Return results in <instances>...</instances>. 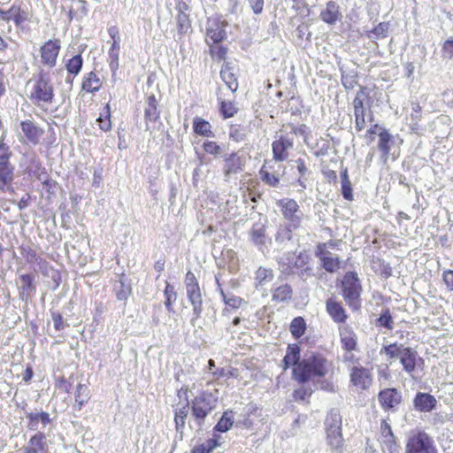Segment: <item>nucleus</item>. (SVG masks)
<instances>
[{
  "label": "nucleus",
  "instance_id": "obj_1",
  "mask_svg": "<svg viewBox=\"0 0 453 453\" xmlns=\"http://www.w3.org/2000/svg\"><path fill=\"white\" fill-rule=\"evenodd\" d=\"M328 372V363L320 355L306 354L293 370V376L300 383L315 381Z\"/></svg>",
  "mask_w": 453,
  "mask_h": 453
},
{
  "label": "nucleus",
  "instance_id": "obj_2",
  "mask_svg": "<svg viewBox=\"0 0 453 453\" xmlns=\"http://www.w3.org/2000/svg\"><path fill=\"white\" fill-rule=\"evenodd\" d=\"M29 84L31 89L28 98L34 105L44 109L54 103V86L47 73L41 71L29 81Z\"/></svg>",
  "mask_w": 453,
  "mask_h": 453
},
{
  "label": "nucleus",
  "instance_id": "obj_3",
  "mask_svg": "<svg viewBox=\"0 0 453 453\" xmlns=\"http://www.w3.org/2000/svg\"><path fill=\"white\" fill-rule=\"evenodd\" d=\"M381 354H385L388 360H399L403 370L410 375H413L417 368L423 364V359L418 357V352L400 343H391L384 346Z\"/></svg>",
  "mask_w": 453,
  "mask_h": 453
},
{
  "label": "nucleus",
  "instance_id": "obj_4",
  "mask_svg": "<svg viewBox=\"0 0 453 453\" xmlns=\"http://www.w3.org/2000/svg\"><path fill=\"white\" fill-rule=\"evenodd\" d=\"M226 26L224 20L217 17H211L208 19L207 27H206V42L211 47V54L217 55L219 58H224L226 51L222 48H219L216 51V48H213L211 45L215 43H219L226 39Z\"/></svg>",
  "mask_w": 453,
  "mask_h": 453
},
{
  "label": "nucleus",
  "instance_id": "obj_5",
  "mask_svg": "<svg viewBox=\"0 0 453 453\" xmlns=\"http://www.w3.org/2000/svg\"><path fill=\"white\" fill-rule=\"evenodd\" d=\"M328 444L333 449H338L342 444V416L339 410L332 409L325 421Z\"/></svg>",
  "mask_w": 453,
  "mask_h": 453
},
{
  "label": "nucleus",
  "instance_id": "obj_6",
  "mask_svg": "<svg viewBox=\"0 0 453 453\" xmlns=\"http://www.w3.org/2000/svg\"><path fill=\"white\" fill-rule=\"evenodd\" d=\"M216 400L208 393H202L196 396L191 402L192 418L198 426H201L205 418L215 407Z\"/></svg>",
  "mask_w": 453,
  "mask_h": 453
},
{
  "label": "nucleus",
  "instance_id": "obj_7",
  "mask_svg": "<svg viewBox=\"0 0 453 453\" xmlns=\"http://www.w3.org/2000/svg\"><path fill=\"white\" fill-rule=\"evenodd\" d=\"M342 284V295L345 301L354 310L359 307V297L362 290L357 274L349 272L345 274Z\"/></svg>",
  "mask_w": 453,
  "mask_h": 453
},
{
  "label": "nucleus",
  "instance_id": "obj_8",
  "mask_svg": "<svg viewBox=\"0 0 453 453\" xmlns=\"http://www.w3.org/2000/svg\"><path fill=\"white\" fill-rule=\"evenodd\" d=\"M284 219L288 221L289 231L300 227L303 217L298 203L290 198H284L277 202Z\"/></svg>",
  "mask_w": 453,
  "mask_h": 453
},
{
  "label": "nucleus",
  "instance_id": "obj_9",
  "mask_svg": "<svg viewBox=\"0 0 453 453\" xmlns=\"http://www.w3.org/2000/svg\"><path fill=\"white\" fill-rule=\"evenodd\" d=\"M406 453H437L432 438L423 432L411 435L406 445Z\"/></svg>",
  "mask_w": 453,
  "mask_h": 453
},
{
  "label": "nucleus",
  "instance_id": "obj_10",
  "mask_svg": "<svg viewBox=\"0 0 453 453\" xmlns=\"http://www.w3.org/2000/svg\"><path fill=\"white\" fill-rule=\"evenodd\" d=\"M60 50L61 41L58 38L43 42L39 50L42 65L49 68L56 66Z\"/></svg>",
  "mask_w": 453,
  "mask_h": 453
},
{
  "label": "nucleus",
  "instance_id": "obj_11",
  "mask_svg": "<svg viewBox=\"0 0 453 453\" xmlns=\"http://www.w3.org/2000/svg\"><path fill=\"white\" fill-rule=\"evenodd\" d=\"M104 86V78L99 72L94 70L86 73L81 80V90L88 94H96Z\"/></svg>",
  "mask_w": 453,
  "mask_h": 453
},
{
  "label": "nucleus",
  "instance_id": "obj_12",
  "mask_svg": "<svg viewBox=\"0 0 453 453\" xmlns=\"http://www.w3.org/2000/svg\"><path fill=\"white\" fill-rule=\"evenodd\" d=\"M244 161L235 152L231 153L225 158L223 165L224 180L229 181L231 178L243 171Z\"/></svg>",
  "mask_w": 453,
  "mask_h": 453
},
{
  "label": "nucleus",
  "instance_id": "obj_13",
  "mask_svg": "<svg viewBox=\"0 0 453 453\" xmlns=\"http://www.w3.org/2000/svg\"><path fill=\"white\" fill-rule=\"evenodd\" d=\"M326 244H319L317 256L322 262V266L326 272L334 273L340 268V261L338 256L326 250Z\"/></svg>",
  "mask_w": 453,
  "mask_h": 453
},
{
  "label": "nucleus",
  "instance_id": "obj_14",
  "mask_svg": "<svg viewBox=\"0 0 453 453\" xmlns=\"http://www.w3.org/2000/svg\"><path fill=\"white\" fill-rule=\"evenodd\" d=\"M20 128L26 137V140L33 145H37L44 134L43 128L30 119L21 121Z\"/></svg>",
  "mask_w": 453,
  "mask_h": 453
},
{
  "label": "nucleus",
  "instance_id": "obj_15",
  "mask_svg": "<svg viewBox=\"0 0 453 453\" xmlns=\"http://www.w3.org/2000/svg\"><path fill=\"white\" fill-rule=\"evenodd\" d=\"M23 453H50L45 434L38 432L32 435L24 447Z\"/></svg>",
  "mask_w": 453,
  "mask_h": 453
},
{
  "label": "nucleus",
  "instance_id": "obj_16",
  "mask_svg": "<svg viewBox=\"0 0 453 453\" xmlns=\"http://www.w3.org/2000/svg\"><path fill=\"white\" fill-rule=\"evenodd\" d=\"M272 147L273 159L282 162L288 157V151L293 148V141L287 136L280 135L279 138L273 142Z\"/></svg>",
  "mask_w": 453,
  "mask_h": 453
},
{
  "label": "nucleus",
  "instance_id": "obj_17",
  "mask_svg": "<svg viewBox=\"0 0 453 453\" xmlns=\"http://www.w3.org/2000/svg\"><path fill=\"white\" fill-rule=\"evenodd\" d=\"M187 296L193 307V318L191 323L194 325L196 319L200 318L203 311V299L199 284L186 288Z\"/></svg>",
  "mask_w": 453,
  "mask_h": 453
},
{
  "label": "nucleus",
  "instance_id": "obj_18",
  "mask_svg": "<svg viewBox=\"0 0 453 453\" xmlns=\"http://www.w3.org/2000/svg\"><path fill=\"white\" fill-rule=\"evenodd\" d=\"M20 285L18 288L19 297L21 300L27 301L36 291V284L35 276L31 273H24L19 275Z\"/></svg>",
  "mask_w": 453,
  "mask_h": 453
},
{
  "label": "nucleus",
  "instance_id": "obj_19",
  "mask_svg": "<svg viewBox=\"0 0 453 453\" xmlns=\"http://www.w3.org/2000/svg\"><path fill=\"white\" fill-rule=\"evenodd\" d=\"M350 380L354 386L361 389L367 388L372 383L370 371L362 366H354L351 369Z\"/></svg>",
  "mask_w": 453,
  "mask_h": 453
},
{
  "label": "nucleus",
  "instance_id": "obj_20",
  "mask_svg": "<svg viewBox=\"0 0 453 453\" xmlns=\"http://www.w3.org/2000/svg\"><path fill=\"white\" fill-rule=\"evenodd\" d=\"M437 400L428 393L418 392L413 399L415 410L421 412H429L436 406Z\"/></svg>",
  "mask_w": 453,
  "mask_h": 453
},
{
  "label": "nucleus",
  "instance_id": "obj_21",
  "mask_svg": "<svg viewBox=\"0 0 453 453\" xmlns=\"http://www.w3.org/2000/svg\"><path fill=\"white\" fill-rule=\"evenodd\" d=\"M266 222H257L255 223L250 231V236L251 242L259 248L260 250H263V248L265 247L266 242L270 241L267 237L266 234Z\"/></svg>",
  "mask_w": 453,
  "mask_h": 453
},
{
  "label": "nucleus",
  "instance_id": "obj_22",
  "mask_svg": "<svg viewBox=\"0 0 453 453\" xmlns=\"http://www.w3.org/2000/svg\"><path fill=\"white\" fill-rule=\"evenodd\" d=\"M14 170L12 164L0 165V191H13Z\"/></svg>",
  "mask_w": 453,
  "mask_h": 453
},
{
  "label": "nucleus",
  "instance_id": "obj_23",
  "mask_svg": "<svg viewBox=\"0 0 453 453\" xmlns=\"http://www.w3.org/2000/svg\"><path fill=\"white\" fill-rule=\"evenodd\" d=\"M379 401L384 409L394 408L401 402V395L395 388H387L380 392Z\"/></svg>",
  "mask_w": 453,
  "mask_h": 453
},
{
  "label": "nucleus",
  "instance_id": "obj_24",
  "mask_svg": "<svg viewBox=\"0 0 453 453\" xmlns=\"http://www.w3.org/2000/svg\"><path fill=\"white\" fill-rule=\"evenodd\" d=\"M90 398L91 392L88 387L85 384L79 383L74 391L73 409L81 411L89 402Z\"/></svg>",
  "mask_w": 453,
  "mask_h": 453
},
{
  "label": "nucleus",
  "instance_id": "obj_25",
  "mask_svg": "<svg viewBox=\"0 0 453 453\" xmlns=\"http://www.w3.org/2000/svg\"><path fill=\"white\" fill-rule=\"evenodd\" d=\"M326 311L336 323H344L347 319V315L342 304L333 298L326 301Z\"/></svg>",
  "mask_w": 453,
  "mask_h": 453
},
{
  "label": "nucleus",
  "instance_id": "obj_26",
  "mask_svg": "<svg viewBox=\"0 0 453 453\" xmlns=\"http://www.w3.org/2000/svg\"><path fill=\"white\" fill-rule=\"evenodd\" d=\"M339 6L334 2H328L320 13L321 19L327 24H334L340 19Z\"/></svg>",
  "mask_w": 453,
  "mask_h": 453
},
{
  "label": "nucleus",
  "instance_id": "obj_27",
  "mask_svg": "<svg viewBox=\"0 0 453 453\" xmlns=\"http://www.w3.org/2000/svg\"><path fill=\"white\" fill-rule=\"evenodd\" d=\"M96 121L103 132H109L111 130V113L109 103H107L100 111L99 116Z\"/></svg>",
  "mask_w": 453,
  "mask_h": 453
},
{
  "label": "nucleus",
  "instance_id": "obj_28",
  "mask_svg": "<svg viewBox=\"0 0 453 453\" xmlns=\"http://www.w3.org/2000/svg\"><path fill=\"white\" fill-rule=\"evenodd\" d=\"M193 130L194 132L201 136L204 137H214L215 134L211 129V125L210 122L206 121L205 119L196 117L193 119Z\"/></svg>",
  "mask_w": 453,
  "mask_h": 453
},
{
  "label": "nucleus",
  "instance_id": "obj_29",
  "mask_svg": "<svg viewBox=\"0 0 453 453\" xmlns=\"http://www.w3.org/2000/svg\"><path fill=\"white\" fill-rule=\"evenodd\" d=\"M380 433L382 443L387 447L388 450L393 452L396 449L394 435L390 426L386 422L382 421L380 425Z\"/></svg>",
  "mask_w": 453,
  "mask_h": 453
},
{
  "label": "nucleus",
  "instance_id": "obj_30",
  "mask_svg": "<svg viewBox=\"0 0 453 453\" xmlns=\"http://www.w3.org/2000/svg\"><path fill=\"white\" fill-rule=\"evenodd\" d=\"M189 411L188 403H185L183 404L178 405L175 409L174 413V422L175 427L178 432H181L186 424V418L188 417Z\"/></svg>",
  "mask_w": 453,
  "mask_h": 453
},
{
  "label": "nucleus",
  "instance_id": "obj_31",
  "mask_svg": "<svg viewBox=\"0 0 453 453\" xmlns=\"http://www.w3.org/2000/svg\"><path fill=\"white\" fill-rule=\"evenodd\" d=\"M391 143H393V136L388 130L381 129V132H379L378 148L382 152L385 159L389 154Z\"/></svg>",
  "mask_w": 453,
  "mask_h": 453
},
{
  "label": "nucleus",
  "instance_id": "obj_32",
  "mask_svg": "<svg viewBox=\"0 0 453 453\" xmlns=\"http://www.w3.org/2000/svg\"><path fill=\"white\" fill-rule=\"evenodd\" d=\"M341 342L345 350H355L357 349V335L349 329L341 331Z\"/></svg>",
  "mask_w": 453,
  "mask_h": 453
},
{
  "label": "nucleus",
  "instance_id": "obj_33",
  "mask_svg": "<svg viewBox=\"0 0 453 453\" xmlns=\"http://www.w3.org/2000/svg\"><path fill=\"white\" fill-rule=\"evenodd\" d=\"M300 358V349L297 345L288 346L287 354L283 358L284 369H288L290 365L295 367L301 361Z\"/></svg>",
  "mask_w": 453,
  "mask_h": 453
},
{
  "label": "nucleus",
  "instance_id": "obj_34",
  "mask_svg": "<svg viewBox=\"0 0 453 453\" xmlns=\"http://www.w3.org/2000/svg\"><path fill=\"white\" fill-rule=\"evenodd\" d=\"M83 66V58L81 54H77L68 59L65 63L67 73L73 77L77 76L81 71Z\"/></svg>",
  "mask_w": 453,
  "mask_h": 453
},
{
  "label": "nucleus",
  "instance_id": "obj_35",
  "mask_svg": "<svg viewBox=\"0 0 453 453\" xmlns=\"http://www.w3.org/2000/svg\"><path fill=\"white\" fill-rule=\"evenodd\" d=\"M292 294V288L288 284H284L273 290L272 299L274 302H285L291 299Z\"/></svg>",
  "mask_w": 453,
  "mask_h": 453
},
{
  "label": "nucleus",
  "instance_id": "obj_36",
  "mask_svg": "<svg viewBox=\"0 0 453 453\" xmlns=\"http://www.w3.org/2000/svg\"><path fill=\"white\" fill-rule=\"evenodd\" d=\"M273 273L271 269L259 267L256 272V288L263 287L273 280Z\"/></svg>",
  "mask_w": 453,
  "mask_h": 453
},
{
  "label": "nucleus",
  "instance_id": "obj_37",
  "mask_svg": "<svg viewBox=\"0 0 453 453\" xmlns=\"http://www.w3.org/2000/svg\"><path fill=\"white\" fill-rule=\"evenodd\" d=\"M341 186H342V194L344 199L348 201L353 200V193H352V184L349 179L348 170L345 168L341 173Z\"/></svg>",
  "mask_w": 453,
  "mask_h": 453
},
{
  "label": "nucleus",
  "instance_id": "obj_38",
  "mask_svg": "<svg viewBox=\"0 0 453 453\" xmlns=\"http://www.w3.org/2000/svg\"><path fill=\"white\" fill-rule=\"evenodd\" d=\"M12 19L16 27H20L23 23L29 20L28 13L23 11L19 5L12 4L10 7Z\"/></svg>",
  "mask_w": 453,
  "mask_h": 453
},
{
  "label": "nucleus",
  "instance_id": "obj_39",
  "mask_svg": "<svg viewBox=\"0 0 453 453\" xmlns=\"http://www.w3.org/2000/svg\"><path fill=\"white\" fill-rule=\"evenodd\" d=\"M220 77L232 92L236 91L238 88V82L229 67H222L220 71Z\"/></svg>",
  "mask_w": 453,
  "mask_h": 453
},
{
  "label": "nucleus",
  "instance_id": "obj_40",
  "mask_svg": "<svg viewBox=\"0 0 453 453\" xmlns=\"http://www.w3.org/2000/svg\"><path fill=\"white\" fill-rule=\"evenodd\" d=\"M27 418H28V426L30 428H35L39 421H41L44 426L50 422V414L46 411H42L40 413L30 412L27 413Z\"/></svg>",
  "mask_w": 453,
  "mask_h": 453
},
{
  "label": "nucleus",
  "instance_id": "obj_41",
  "mask_svg": "<svg viewBox=\"0 0 453 453\" xmlns=\"http://www.w3.org/2000/svg\"><path fill=\"white\" fill-rule=\"evenodd\" d=\"M234 424V413L232 411H225L221 418L215 426V429L219 432H227Z\"/></svg>",
  "mask_w": 453,
  "mask_h": 453
},
{
  "label": "nucleus",
  "instance_id": "obj_42",
  "mask_svg": "<svg viewBox=\"0 0 453 453\" xmlns=\"http://www.w3.org/2000/svg\"><path fill=\"white\" fill-rule=\"evenodd\" d=\"M216 280L219 285V293H220L222 299H223L224 303H226V305L232 309H238L242 303V299L240 298L239 296H235L229 293L226 294L224 292V290L220 288L219 280L217 278H216Z\"/></svg>",
  "mask_w": 453,
  "mask_h": 453
},
{
  "label": "nucleus",
  "instance_id": "obj_43",
  "mask_svg": "<svg viewBox=\"0 0 453 453\" xmlns=\"http://www.w3.org/2000/svg\"><path fill=\"white\" fill-rule=\"evenodd\" d=\"M164 295L165 297V308L169 312H171L173 311V303H175L177 300V293L174 289V287L170 284H166Z\"/></svg>",
  "mask_w": 453,
  "mask_h": 453
},
{
  "label": "nucleus",
  "instance_id": "obj_44",
  "mask_svg": "<svg viewBox=\"0 0 453 453\" xmlns=\"http://www.w3.org/2000/svg\"><path fill=\"white\" fill-rule=\"evenodd\" d=\"M305 322L303 318H295L290 324V331L294 337L299 338L305 332Z\"/></svg>",
  "mask_w": 453,
  "mask_h": 453
},
{
  "label": "nucleus",
  "instance_id": "obj_45",
  "mask_svg": "<svg viewBox=\"0 0 453 453\" xmlns=\"http://www.w3.org/2000/svg\"><path fill=\"white\" fill-rule=\"evenodd\" d=\"M119 43L112 42L109 50L110 58V68L112 72H115L119 67Z\"/></svg>",
  "mask_w": 453,
  "mask_h": 453
},
{
  "label": "nucleus",
  "instance_id": "obj_46",
  "mask_svg": "<svg viewBox=\"0 0 453 453\" xmlns=\"http://www.w3.org/2000/svg\"><path fill=\"white\" fill-rule=\"evenodd\" d=\"M146 118L150 120H156L158 118V112L156 106V99L154 96L148 98V107L145 110Z\"/></svg>",
  "mask_w": 453,
  "mask_h": 453
},
{
  "label": "nucleus",
  "instance_id": "obj_47",
  "mask_svg": "<svg viewBox=\"0 0 453 453\" xmlns=\"http://www.w3.org/2000/svg\"><path fill=\"white\" fill-rule=\"evenodd\" d=\"M12 156V152L10 150V147L4 142V140H0V165L5 164H12L10 159Z\"/></svg>",
  "mask_w": 453,
  "mask_h": 453
},
{
  "label": "nucleus",
  "instance_id": "obj_48",
  "mask_svg": "<svg viewBox=\"0 0 453 453\" xmlns=\"http://www.w3.org/2000/svg\"><path fill=\"white\" fill-rule=\"evenodd\" d=\"M220 111L225 119L233 117L237 112V108L232 102L222 101Z\"/></svg>",
  "mask_w": 453,
  "mask_h": 453
},
{
  "label": "nucleus",
  "instance_id": "obj_49",
  "mask_svg": "<svg viewBox=\"0 0 453 453\" xmlns=\"http://www.w3.org/2000/svg\"><path fill=\"white\" fill-rule=\"evenodd\" d=\"M203 150L210 155H213L215 157L219 156L221 153V147L215 142L206 140L203 143Z\"/></svg>",
  "mask_w": 453,
  "mask_h": 453
},
{
  "label": "nucleus",
  "instance_id": "obj_50",
  "mask_svg": "<svg viewBox=\"0 0 453 453\" xmlns=\"http://www.w3.org/2000/svg\"><path fill=\"white\" fill-rule=\"evenodd\" d=\"M260 178L261 180L271 187H277L279 185L280 180L274 173H270L266 171H260Z\"/></svg>",
  "mask_w": 453,
  "mask_h": 453
},
{
  "label": "nucleus",
  "instance_id": "obj_51",
  "mask_svg": "<svg viewBox=\"0 0 453 453\" xmlns=\"http://www.w3.org/2000/svg\"><path fill=\"white\" fill-rule=\"evenodd\" d=\"M176 20L179 32L180 34L186 33L190 27L188 16L183 12H179Z\"/></svg>",
  "mask_w": 453,
  "mask_h": 453
},
{
  "label": "nucleus",
  "instance_id": "obj_52",
  "mask_svg": "<svg viewBox=\"0 0 453 453\" xmlns=\"http://www.w3.org/2000/svg\"><path fill=\"white\" fill-rule=\"evenodd\" d=\"M21 256L28 262H34L37 259V253L30 246L21 245L19 247Z\"/></svg>",
  "mask_w": 453,
  "mask_h": 453
},
{
  "label": "nucleus",
  "instance_id": "obj_53",
  "mask_svg": "<svg viewBox=\"0 0 453 453\" xmlns=\"http://www.w3.org/2000/svg\"><path fill=\"white\" fill-rule=\"evenodd\" d=\"M453 418L452 413H449L446 411H439L436 412L433 416V424L434 425H443L448 421H450Z\"/></svg>",
  "mask_w": 453,
  "mask_h": 453
},
{
  "label": "nucleus",
  "instance_id": "obj_54",
  "mask_svg": "<svg viewBox=\"0 0 453 453\" xmlns=\"http://www.w3.org/2000/svg\"><path fill=\"white\" fill-rule=\"evenodd\" d=\"M309 261V256L306 253H300L295 257L294 266L302 271H307V264Z\"/></svg>",
  "mask_w": 453,
  "mask_h": 453
},
{
  "label": "nucleus",
  "instance_id": "obj_55",
  "mask_svg": "<svg viewBox=\"0 0 453 453\" xmlns=\"http://www.w3.org/2000/svg\"><path fill=\"white\" fill-rule=\"evenodd\" d=\"M55 386L64 393L69 394L72 388V383L65 377L60 376L56 379Z\"/></svg>",
  "mask_w": 453,
  "mask_h": 453
},
{
  "label": "nucleus",
  "instance_id": "obj_56",
  "mask_svg": "<svg viewBox=\"0 0 453 453\" xmlns=\"http://www.w3.org/2000/svg\"><path fill=\"white\" fill-rule=\"evenodd\" d=\"M378 324L388 329L393 328V319L388 310H386L378 319Z\"/></svg>",
  "mask_w": 453,
  "mask_h": 453
},
{
  "label": "nucleus",
  "instance_id": "obj_57",
  "mask_svg": "<svg viewBox=\"0 0 453 453\" xmlns=\"http://www.w3.org/2000/svg\"><path fill=\"white\" fill-rule=\"evenodd\" d=\"M312 394V389L310 387L302 386L301 388L296 389L294 391V398L295 400L303 401L307 396H310Z\"/></svg>",
  "mask_w": 453,
  "mask_h": 453
},
{
  "label": "nucleus",
  "instance_id": "obj_58",
  "mask_svg": "<svg viewBox=\"0 0 453 453\" xmlns=\"http://www.w3.org/2000/svg\"><path fill=\"white\" fill-rule=\"evenodd\" d=\"M388 30V24L385 22L380 23L377 27L373 28L372 33L375 35V38H384L387 36Z\"/></svg>",
  "mask_w": 453,
  "mask_h": 453
},
{
  "label": "nucleus",
  "instance_id": "obj_59",
  "mask_svg": "<svg viewBox=\"0 0 453 453\" xmlns=\"http://www.w3.org/2000/svg\"><path fill=\"white\" fill-rule=\"evenodd\" d=\"M355 124L356 129L358 131L363 130L366 126L365 111L355 112Z\"/></svg>",
  "mask_w": 453,
  "mask_h": 453
},
{
  "label": "nucleus",
  "instance_id": "obj_60",
  "mask_svg": "<svg viewBox=\"0 0 453 453\" xmlns=\"http://www.w3.org/2000/svg\"><path fill=\"white\" fill-rule=\"evenodd\" d=\"M52 320L54 323V328L57 331L63 330L65 327L63 316L59 312L52 313Z\"/></svg>",
  "mask_w": 453,
  "mask_h": 453
},
{
  "label": "nucleus",
  "instance_id": "obj_61",
  "mask_svg": "<svg viewBox=\"0 0 453 453\" xmlns=\"http://www.w3.org/2000/svg\"><path fill=\"white\" fill-rule=\"evenodd\" d=\"M229 136L236 142H241L244 139L245 134L237 127L232 126L229 131Z\"/></svg>",
  "mask_w": 453,
  "mask_h": 453
},
{
  "label": "nucleus",
  "instance_id": "obj_62",
  "mask_svg": "<svg viewBox=\"0 0 453 453\" xmlns=\"http://www.w3.org/2000/svg\"><path fill=\"white\" fill-rule=\"evenodd\" d=\"M442 51H443L444 57H446L448 58H453V40L452 39H449L443 43Z\"/></svg>",
  "mask_w": 453,
  "mask_h": 453
},
{
  "label": "nucleus",
  "instance_id": "obj_63",
  "mask_svg": "<svg viewBox=\"0 0 453 453\" xmlns=\"http://www.w3.org/2000/svg\"><path fill=\"white\" fill-rule=\"evenodd\" d=\"M248 2L255 14L262 12L264 8V0H248Z\"/></svg>",
  "mask_w": 453,
  "mask_h": 453
},
{
  "label": "nucleus",
  "instance_id": "obj_64",
  "mask_svg": "<svg viewBox=\"0 0 453 453\" xmlns=\"http://www.w3.org/2000/svg\"><path fill=\"white\" fill-rule=\"evenodd\" d=\"M442 279L447 288L449 290H453V271L447 270L443 273Z\"/></svg>",
  "mask_w": 453,
  "mask_h": 453
}]
</instances>
